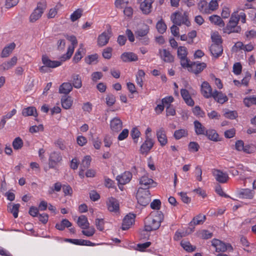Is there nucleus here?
<instances>
[{
    "mask_svg": "<svg viewBox=\"0 0 256 256\" xmlns=\"http://www.w3.org/2000/svg\"><path fill=\"white\" fill-rule=\"evenodd\" d=\"M194 126L195 128V132L196 134L200 135L206 134V128L198 120H195L194 122Z\"/></svg>",
    "mask_w": 256,
    "mask_h": 256,
    "instance_id": "obj_34",
    "label": "nucleus"
},
{
    "mask_svg": "<svg viewBox=\"0 0 256 256\" xmlns=\"http://www.w3.org/2000/svg\"><path fill=\"white\" fill-rule=\"evenodd\" d=\"M88 230H82V234L88 237L92 236L95 233L96 230L94 227H90L88 228Z\"/></svg>",
    "mask_w": 256,
    "mask_h": 256,
    "instance_id": "obj_63",
    "label": "nucleus"
},
{
    "mask_svg": "<svg viewBox=\"0 0 256 256\" xmlns=\"http://www.w3.org/2000/svg\"><path fill=\"white\" fill-rule=\"evenodd\" d=\"M112 34L111 28L109 26L106 31L104 32L98 36V45L100 47L106 46Z\"/></svg>",
    "mask_w": 256,
    "mask_h": 256,
    "instance_id": "obj_8",
    "label": "nucleus"
},
{
    "mask_svg": "<svg viewBox=\"0 0 256 256\" xmlns=\"http://www.w3.org/2000/svg\"><path fill=\"white\" fill-rule=\"evenodd\" d=\"M242 66L240 62H236L233 66V72L236 75L240 74L242 72Z\"/></svg>",
    "mask_w": 256,
    "mask_h": 256,
    "instance_id": "obj_61",
    "label": "nucleus"
},
{
    "mask_svg": "<svg viewBox=\"0 0 256 256\" xmlns=\"http://www.w3.org/2000/svg\"><path fill=\"white\" fill-rule=\"evenodd\" d=\"M110 127L113 132H118L120 131L122 127V122L118 117H115L111 120Z\"/></svg>",
    "mask_w": 256,
    "mask_h": 256,
    "instance_id": "obj_17",
    "label": "nucleus"
},
{
    "mask_svg": "<svg viewBox=\"0 0 256 256\" xmlns=\"http://www.w3.org/2000/svg\"><path fill=\"white\" fill-rule=\"evenodd\" d=\"M72 224L67 219H63L60 222L57 223L55 228L59 230H64L66 228H70Z\"/></svg>",
    "mask_w": 256,
    "mask_h": 256,
    "instance_id": "obj_33",
    "label": "nucleus"
},
{
    "mask_svg": "<svg viewBox=\"0 0 256 256\" xmlns=\"http://www.w3.org/2000/svg\"><path fill=\"white\" fill-rule=\"evenodd\" d=\"M206 218V216H202L200 214L194 217L192 220L190 222L189 225L190 226V232H192L194 228V226L202 224Z\"/></svg>",
    "mask_w": 256,
    "mask_h": 256,
    "instance_id": "obj_23",
    "label": "nucleus"
},
{
    "mask_svg": "<svg viewBox=\"0 0 256 256\" xmlns=\"http://www.w3.org/2000/svg\"><path fill=\"white\" fill-rule=\"evenodd\" d=\"M120 58L124 62H135L138 60L137 55L132 52H124L121 55Z\"/></svg>",
    "mask_w": 256,
    "mask_h": 256,
    "instance_id": "obj_22",
    "label": "nucleus"
},
{
    "mask_svg": "<svg viewBox=\"0 0 256 256\" xmlns=\"http://www.w3.org/2000/svg\"><path fill=\"white\" fill-rule=\"evenodd\" d=\"M153 146L154 142L152 139L150 138L148 136H146V140L140 148V152L142 154H146L149 152Z\"/></svg>",
    "mask_w": 256,
    "mask_h": 256,
    "instance_id": "obj_10",
    "label": "nucleus"
},
{
    "mask_svg": "<svg viewBox=\"0 0 256 256\" xmlns=\"http://www.w3.org/2000/svg\"><path fill=\"white\" fill-rule=\"evenodd\" d=\"M72 86L70 82H64L59 87V92L67 96L72 90Z\"/></svg>",
    "mask_w": 256,
    "mask_h": 256,
    "instance_id": "obj_27",
    "label": "nucleus"
},
{
    "mask_svg": "<svg viewBox=\"0 0 256 256\" xmlns=\"http://www.w3.org/2000/svg\"><path fill=\"white\" fill-rule=\"evenodd\" d=\"M23 141L20 137L16 138L12 142V146L16 150L20 149L23 146Z\"/></svg>",
    "mask_w": 256,
    "mask_h": 256,
    "instance_id": "obj_48",
    "label": "nucleus"
},
{
    "mask_svg": "<svg viewBox=\"0 0 256 256\" xmlns=\"http://www.w3.org/2000/svg\"><path fill=\"white\" fill-rule=\"evenodd\" d=\"M161 202L160 200L156 199L150 203V208L153 210H158L160 208Z\"/></svg>",
    "mask_w": 256,
    "mask_h": 256,
    "instance_id": "obj_60",
    "label": "nucleus"
},
{
    "mask_svg": "<svg viewBox=\"0 0 256 256\" xmlns=\"http://www.w3.org/2000/svg\"><path fill=\"white\" fill-rule=\"evenodd\" d=\"M66 38L68 40L72 42V46H69L68 48V51L66 54H64L61 57L62 61H65L66 60L70 59L72 56L74 49V46L78 44V40L76 37L74 36H66Z\"/></svg>",
    "mask_w": 256,
    "mask_h": 256,
    "instance_id": "obj_5",
    "label": "nucleus"
},
{
    "mask_svg": "<svg viewBox=\"0 0 256 256\" xmlns=\"http://www.w3.org/2000/svg\"><path fill=\"white\" fill-rule=\"evenodd\" d=\"M188 54L187 48L185 46H180L178 48L177 55L178 58H186Z\"/></svg>",
    "mask_w": 256,
    "mask_h": 256,
    "instance_id": "obj_45",
    "label": "nucleus"
},
{
    "mask_svg": "<svg viewBox=\"0 0 256 256\" xmlns=\"http://www.w3.org/2000/svg\"><path fill=\"white\" fill-rule=\"evenodd\" d=\"M73 100L72 97L68 96H63L61 98L62 107L66 110L69 109L72 106Z\"/></svg>",
    "mask_w": 256,
    "mask_h": 256,
    "instance_id": "obj_30",
    "label": "nucleus"
},
{
    "mask_svg": "<svg viewBox=\"0 0 256 256\" xmlns=\"http://www.w3.org/2000/svg\"><path fill=\"white\" fill-rule=\"evenodd\" d=\"M138 202L141 206H146L150 202V192L144 188H138L136 194Z\"/></svg>",
    "mask_w": 256,
    "mask_h": 256,
    "instance_id": "obj_3",
    "label": "nucleus"
},
{
    "mask_svg": "<svg viewBox=\"0 0 256 256\" xmlns=\"http://www.w3.org/2000/svg\"><path fill=\"white\" fill-rule=\"evenodd\" d=\"M91 160L92 158L90 156H86L82 162L80 168H82L85 170L88 168L90 164Z\"/></svg>",
    "mask_w": 256,
    "mask_h": 256,
    "instance_id": "obj_49",
    "label": "nucleus"
},
{
    "mask_svg": "<svg viewBox=\"0 0 256 256\" xmlns=\"http://www.w3.org/2000/svg\"><path fill=\"white\" fill-rule=\"evenodd\" d=\"M215 190H216V192L218 195H220L221 196H222V197H224V198H230V196H228V194H226L223 192V190H222L221 186L220 184H218L216 186V188H215Z\"/></svg>",
    "mask_w": 256,
    "mask_h": 256,
    "instance_id": "obj_62",
    "label": "nucleus"
},
{
    "mask_svg": "<svg viewBox=\"0 0 256 256\" xmlns=\"http://www.w3.org/2000/svg\"><path fill=\"white\" fill-rule=\"evenodd\" d=\"M77 224L78 226L82 229L88 228H89L90 226L87 218L84 215H82L78 217Z\"/></svg>",
    "mask_w": 256,
    "mask_h": 256,
    "instance_id": "obj_32",
    "label": "nucleus"
},
{
    "mask_svg": "<svg viewBox=\"0 0 256 256\" xmlns=\"http://www.w3.org/2000/svg\"><path fill=\"white\" fill-rule=\"evenodd\" d=\"M82 10L80 8H78L75 10L70 16V20L72 22H74L80 18L82 16Z\"/></svg>",
    "mask_w": 256,
    "mask_h": 256,
    "instance_id": "obj_50",
    "label": "nucleus"
},
{
    "mask_svg": "<svg viewBox=\"0 0 256 256\" xmlns=\"http://www.w3.org/2000/svg\"><path fill=\"white\" fill-rule=\"evenodd\" d=\"M46 4L45 1H42L38 3L36 8L34 10L30 17V22H34L39 19L46 8Z\"/></svg>",
    "mask_w": 256,
    "mask_h": 256,
    "instance_id": "obj_4",
    "label": "nucleus"
},
{
    "mask_svg": "<svg viewBox=\"0 0 256 256\" xmlns=\"http://www.w3.org/2000/svg\"><path fill=\"white\" fill-rule=\"evenodd\" d=\"M209 20L211 22L214 23V24L218 25L220 27H224V22L218 16L214 14L212 15L209 17Z\"/></svg>",
    "mask_w": 256,
    "mask_h": 256,
    "instance_id": "obj_37",
    "label": "nucleus"
},
{
    "mask_svg": "<svg viewBox=\"0 0 256 256\" xmlns=\"http://www.w3.org/2000/svg\"><path fill=\"white\" fill-rule=\"evenodd\" d=\"M188 135V132L185 129H180L176 130L174 134V136L176 140H180L182 137L187 136Z\"/></svg>",
    "mask_w": 256,
    "mask_h": 256,
    "instance_id": "obj_39",
    "label": "nucleus"
},
{
    "mask_svg": "<svg viewBox=\"0 0 256 256\" xmlns=\"http://www.w3.org/2000/svg\"><path fill=\"white\" fill-rule=\"evenodd\" d=\"M84 50V48H83V44H81L80 45V48L78 50L74 56L73 58V61L75 63H78L82 58V52Z\"/></svg>",
    "mask_w": 256,
    "mask_h": 256,
    "instance_id": "obj_41",
    "label": "nucleus"
},
{
    "mask_svg": "<svg viewBox=\"0 0 256 256\" xmlns=\"http://www.w3.org/2000/svg\"><path fill=\"white\" fill-rule=\"evenodd\" d=\"M8 207L10 208V212L12 214L14 218H18L20 204H10Z\"/></svg>",
    "mask_w": 256,
    "mask_h": 256,
    "instance_id": "obj_43",
    "label": "nucleus"
},
{
    "mask_svg": "<svg viewBox=\"0 0 256 256\" xmlns=\"http://www.w3.org/2000/svg\"><path fill=\"white\" fill-rule=\"evenodd\" d=\"M212 246L216 248V252H224L227 250H233L232 246L230 244H226L218 239L214 238L212 240Z\"/></svg>",
    "mask_w": 256,
    "mask_h": 256,
    "instance_id": "obj_6",
    "label": "nucleus"
},
{
    "mask_svg": "<svg viewBox=\"0 0 256 256\" xmlns=\"http://www.w3.org/2000/svg\"><path fill=\"white\" fill-rule=\"evenodd\" d=\"M42 64L48 68H55L62 64L61 62L52 60L46 54L42 56Z\"/></svg>",
    "mask_w": 256,
    "mask_h": 256,
    "instance_id": "obj_13",
    "label": "nucleus"
},
{
    "mask_svg": "<svg viewBox=\"0 0 256 256\" xmlns=\"http://www.w3.org/2000/svg\"><path fill=\"white\" fill-rule=\"evenodd\" d=\"M62 190L64 196H72V189L68 184H64L62 186Z\"/></svg>",
    "mask_w": 256,
    "mask_h": 256,
    "instance_id": "obj_59",
    "label": "nucleus"
},
{
    "mask_svg": "<svg viewBox=\"0 0 256 256\" xmlns=\"http://www.w3.org/2000/svg\"><path fill=\"white\" fill-rule=\"evenodd\" d=\"M159 53L161 58L164 62H172L174 61V56L166 49L159 50Z\"/></svg>",
    "mask_w": 256,
    "mask_h": 256,
    "instance_id": "obj_19",
    "label": "nucleus"
},
{
    "mask_svg": "<svg viewBox=\"0 0 256 256\" xmlns=\"http://www.w3.org/2000/svg\"><path fill=\"white\" fill-rule=\"evenodd\" d=\"M180 244L184 249L188 252H194L196 249L195 246H192L189 242L184 240H182Z\"/></svg>",
    "mask_w": 256,
    "mask_h": 256,
    "instance_id": "obj_42",
    "label": "nucleus"
},
{
    "mask_svg": "<svg viewBox=\"0 0 256 256\" xmlns=\"http://www.w3.org/2000/svg\"><path fill=\"white\" fill-rule=\"evenodd\" d=\"M16 48V44L12 42L8 46H5L2 50L0 56L2 58H7L12 52V50Z\"/></svg>",
    "mask_w": 256,
    "mask_h": 256,
    "instance_id": "obj_31",
    "label": "nucleus"
},
{
    "mask_svg": "<svg viewBox=\"0 0 256 256\" xmlns=\"http://www.w3.org/2000/svg\"><path fill=\"white\" fill-rule=\"evenodd\" d=\"M22 114L24 116H32L36 118L38 116L36 109L34 106H29L26 108H24L22 111Z\"/></svg>",
    "mask_w": 256,
    "mask_h": 256,
    "instance_id": "obj_29",
    "label": "nucleus"
},
{
    "mask_svg": "<svg viewBox=\"0 0 256 256\" xmlns=\"http://www.w3.org/2000/svg\"><path fill=\"white\" fill-rule=\"evenodd\" d=\"M205 136L214 142H218V134L214 130H206Z\"/></svg>",
    "mask_w": 256,
    "mask_h": 256,
    "instance_id": "obj_36",
    "label": "nucleus"
},
{
    "mask_svg": "<svg viewBox=\"0 0 256 256\" xmlns=\"http://www.w3.org/2000/svg\"><path fill=\"white\" fill-rule=\"evenodd\" d=\"M140 184L144 186V188H144V190H148V189L150 188V185L154 184V186H155L156 182H155L152 179L148 178V176H142L140 180Z\"/></svg>",
    "mask_w": 256,
    "mask_h": 256,
    "instance_id": "obj_20",
    "label": "nucleus"
},
{
    "mask_svg": "<svg viewBox=\"0 0 256 256\" xmlns=\"http://www.w3.org/2000/svg\"><path fill=\"white\" fill-rule=\"evenodd\" d=\"M244 103L247 107H250L252 104H256V96H252L244 98Z\"/></svg>",
    "mask_w": 256,
    "mask_h": 256,
    "instance_id": "obj_47",
    "label": "nucleus"
},
{
    "mask_svg": "<svg viewBox=\"0 0 256 256\" xmlns=\"http://www.w3.org/2000/svg\"><path fill=\"white\" fill-rule=\"evenodd\" d=\"M212 174L216 181L220 183L226 182L229 178L227 174L219 170H214Z\"/></svg>",
    "mask_w": 256,
    "mask_h": 256,
    "instance_id": "obj_15",
    "label": "nucleus"
},
{
    "mask_svg": "<svg viewBox=\"0 0 256 256\" xmlns=\"http://www.w3.org/2000/svg\"><path fill=\"white\" fill-rule=\"evenodd\" d=\"M154 0H144L140 4V8L143 14H148L151 12L152 4Z\"/></svg>",
    "mask_w": 256,
    "mask_h": 256,
    "instance_id": "obj_24",
    "label": "nucleus"
},
{
    "mask_svg": "<svg viewBox=\"0 0 256 256\" xmlns=\"http://www.w3.org/2000/svg\"><path fill=\"white\" fill-rule=\"evenodd\" d=\"M212 97L218 102L221 104L228 100V98L225 94H222L221 92H219L217 90H214Z\"/></svg>",
    "mask_w": 256,
    "mask_h": 256,
    "instance_id": "obj_21",
    "label": "nucleus"
},
{
    "mask_svg": "<svg viewBox=\"0 0 256 256\" xmlns=\"http://www.w3.org/2000/svg\"><path fill=\"white\" fill-rule=\"evenodd\" d=\"M98 58V54H94L88 55L86 56L84 58V60L86 64H91L93 62L95 61L97 62Z\"/></svg>",
    "mask_w": 256,
    "mask_h": 256,
    "instance_id": "obj_52",
    "label": "nucleus"
},
{
    "mask_svg": "<svg viewBox=\"0 0 256 256\" xmlns=\"http://www.w3.org/2000/svg\"><path fill=\"white\" fill-rule=\"evenodd\" d=\"M72 78V87L80 88L82 86V81L80 76L78 74H74Z\"/></svg>",
    "mask_w": 256,
    "mask_h": 256,
    "instance_id": "obj_38",
    "label": "nucleus"
},
{
    "mask_svg": "<svg viewBox=\"0 0 256 256\" xmlns=\"http://www.w3.org/2000/svg\"><path fill=\"white\" fill-rule=\"evenodd\" d=\"M170 18L174 24L178 26H180L182 24H184L187 26L190 25L188 14L186 12H184L183 14L180 12H176L172 14Z\"/></svg>",
    "mask_w": 256,
    "mask_h": 256,
    "instance_id": "obj_2",
    "label": "nucleus"
},
{
    "mask_svg": "<svg viewBox=\"0 0 256 256\" xmlns=\"http://www.w3.org/2000/svg\"><path fill=\"white\" fill-rule=\"evenodd\" d=\"M240 198H243L252 199L254 197V192L250 189H243L239 193Z\"/></svg>",
    "mask_w": 256,
    "mask_h": 256,
    "instance_id": "obj_35",
    "label": "nucleus"
},
{
    "mask_svg": "<svg viewBox=\"0 0 256 256\" xmlns=\"http://www.w3.org/2000/svg\"><path fill=\"white\" fill-rule=\"evenodd\" d=\"M73 244L80 246H95L96 244L88 240L82 239H74Z\"/></svg>",
    "mask_w": 256,
    "mask_h": 256,
    "instance_id": "obj_40",
    "label": "nucleus"
},
{
    "mask_svg": "<svg viewBox=\"0 0 256 256\" xmlns=\"http://www.w3.org/2000/svg\"><path fill=\"white\" fill-rule=\"evenodd\" d=\"M106 104L108 106H112L114 104L116 101L115 96L112 94H109L106 95Z\"/></svg>",
    "mask_w": 256,
    "mask_h": 256,
    "instance_id": "obj_53",
    "label": "nucleus"
},
{
    "mask_svg": "<svg viewBox=\"0 0 256 256\" xmlns=\"http://www.w3.org/2000/svg\"><path fill=\"white\" fill-rule=\"evenodd\" d=\"M149 26L147 24H144L142 28H139L135 32L136 36L137 38L140 37H144L146 36L149 32Z\"/></svg>",
    "mask_w": 256,
    "mask_h": 256,
    "instance_id": "obj_28",
    "label": "nucleus"
},
{
    "mask_svg": "<svg viewBox=\"0 0 256 256\" xmlns=\"http://www.w3.org/2000/svg\"><path fill=\"white\" fill-rule=\"evenodd\" d=\"M132 178V174L129 172H124L122 176H118L116 180L120 184H125L130 180Z\"/></svg>",
    "mask_w": 256,
    "mask_h": 256,
    "instance_id": "obj_25",
    "label": "nucleus"
},
{
    "mask_svg": "<svg viewBox=\"0 0 256 256\" xmlns=\"http://www.w3.org/2000/svg\"><path fill=\"white\" fill-rule=\"evenodd\" d=\"M224 116L228 118L234 120L238 116V114L236 111H228L224 112Z\"/></svg>",
    "mask_w": 256,
    "mask_h": 256,
    "instance_id": "obj_64",
    "label": "nucleus"
},
{
    "mask_svg": "<svg viewBox=\"0 0 256 256\" xmlns=\"http://www.w3.org/2000/svg\"><path fill=\"white\" fill-rule=\"evenodd\" d=\"M210 50L214 57L218 58L222 54V44H212L210 48Z\"/></svg>",
    "mask_w": 256,
    "mask_h": 256,
    "instance_id": "obj_18",
    "label": "nucleus"
},
{
    "mask_svg": "<svg viewBox=\"0 0 256 256\" xmlns=\"http://www.w3.org/2000/svg\"><path fill=\"white\" fill-rule=\"evenodd\" d=\"M198 8L202 13L208 14L209 12V9L207 8V2L206 0H201L198 4Z\"/></svg>",
    "mask_w": 256,
    "mask_h": 256,
    "instance_id": "obj_44",
    "label": "nucleus"
},
{
    "mask_svg": "<svg viewBox=\"0 0 256 256\" xmlns=\"http://www.w3.org/2000/svg\"><path fill=\"white\" fill-rule=\"evenodd\" d=\"M156 28L159 33L162 34L166 31L167 27L164 22L161 20L157 22Z\"/></svg>",
    "mask_w": 256,
    "mask_h": 256,
    "instance_id": "obj_46",
    "label": "nucleus"
},
{
    "mask_svg": "<svg viewBox=\"0 0 256 256\" xmlns=\"http://www.w3.org/2000/svg\"><path fill=\"white\" fill-rule=\"evenodd\" d=\"M140 132L137 128H134L130 132V136L134 143H137V138L140 137Z\"/></svg>",
    "mask_w": 256,
    "mask_h": 256,
    "instance_id": "obj_51",
    "label": "nucleus"
},
{
    "mask_svg": "<svg viewBox=\"0 0 256 256\" xmlns=\"http://www.w3.org/2000/svg\"><path fill=\"white\" fill-rule=\"evenodd\" d=\"M238 22V19L237 16H234L233 15L232 16L228 23L227 24L228 28H233L235 26H237Z\"/></svg>",
    "mask_w": 256,
    "mask_h": 256,
    "instance_id": "obj_57",
    "label": "nucleus"
},
{
    "mask_svg": "<svg viewBox=\"0 0 256 256\" xmlns=\"http://www.w3.org/2000/svg\"><path fill=\"white\" fill-rule=\"evenodd\" d=\"M188 150L192 152H196L200 148V146L195 142H191L188 145Z\"/></svg>",
    "mask_w": 256,
    "mask_h": 256,
    "instance_id": "obj_56",
    "label": "nucleus"
},
{
    "mask_svg": "<svg viewBox=\"0 0 256 256\" xmlns=\"http://www.w3.org/2000/svg\"><path fill=\"white\" fill-rule=\"evenodd\" d=\"M108 210L110 212H116L120 210L118 201L113 197L110 198L106 202Z\"/></svg>",
    "mask_w": 256,
    "mask_h": 256,
    "instance_id": "obj_12",
    "label": "nucleus"
},
{
    "mask_svg": "<svg viewBox=\"0 0 256 256\" xmlns=\"http://www.w3.org/2000/svg\"><path fill=\"white\" fill-rule=\"evenodd\" d=\"M201 92L202 96L206 98L212 97L213 92L212 88L207 82H204L201 85Z\"/></svg>",
    "mask_w": 256,
    "mask_h": 256,
    "instance_id": "obj_14",
    "label": "nucleus"
},
{
    "mask_svg": "<svg viewBox=\"0 0 256 256\" xmlns=\"http://www.w3.org/2000/svg\"><path fill=\"white\" fill-rule=\"evenodd\" d=\"M16 56H13L10 60L0 65V72H3L12 68L17 62Z\"/></svg>",
    "mask_w": 256,
    "mask_h": 256,
    "instance_id": "obj_16",
    "label": "nucleus"
},
{
    "mask_svg": "<svg viewBox=\"0 0 256 256\" xmlns=\"http://www.w3.org/2000/svg\"><path fill=\"white\" fill-rule=\"evenodd\" d=\"M156 136L158 141L162 146H165L168 142L166 132L163 128H160L156 132Z\"/></svg>",
    "mask_w": 256,
    "mask_h": 256,
    "instance_id": "obj_26",
    "label": "nucleus"
},
{
    "mask_svg": "<svg viewBox=\"0 0 256 256\" xmlns=\"http://www.w3.org/2000/svg\"><path fill=\"white\" fill-rule=\"evenodd\" d=\"M61 154L58 152H53L50 154L48 158V168H56V166L62 160Z\"/></svg>",
    "mask_w": 256,
    "mask_h": 256,
    "instance_id": "obj_7",
    "label": "nucleus"
},
{
    "mask_svg": "<svg viewBox=\"0 0 256 256\" xmlns=\"http://www.w3.org/2000/svg\"><path fill=\"white\" fill-rule=\"evenodd\" d=\"M136 214L130 213L123 219L122 229L124 230H128L134 222Z\"/></svg>",
    "mask_w": 256,
    "mask_h": 256,
    "instance_id": "obj_9",
    "label": "nucleus"
},
{
    "mask_svg": "<svg viewBox=\"0 0 256 256\" xmlns=\"http://www.w3.org/2000/svg\"><path fill=\"white\" fill-rule=\"evenodd\" d=\"M206 66V64L204 62H191L188 70L195 74H198L201 72Z\"/></svg>",
    "mask_w": 256,
    "mask_h": 256,
    "instance_id": "obj_11",
    "label": "nucleus"
},
{
    "mask_svg": "<svg viewBox=\"0 0 256 256\" xmlns=\"http://www.w3.org/2000/svg\"><path fill=\"white\" fill-rule=\"evenodd\" d=\"M156 214L154 216L150 214L146 218L144 226L146 230H155L160 226V223L164 219V215L161 212H157Z\"/></svg>",
    "mask_w": 256,
    "mask_h": 256,
    "instance_id": "obj_1",
    "label": "nucleus"
},
{
    "mask_svg": "<svg viewBox=\"0 0 256 256\" xmlns=\"http://www.w3.org/2000/svg\"><path fill=\"white\" fill-rule=\"evenodd\" d=\"M180 65L183 68H188V69L190 68V61L187 56L186 58H180Z\"/></svg>",
    "mask_w": 256,
    "mask_h": 256,
    "instance_id": "obj_58",
    "label": "nucleus"
},
{
    "mask_svg": "<svg viewBox=\"0 0 256 256\" xmlns=\"http://www.w3.org/2000/svg\"><path fill=\"white\" fill-rule=\"evenodd\" d=\"M241 30V28L240 26H235L233 28H228V26L224 28V32L230 34L232 32L238 33Z\"/></svg>",
    "mask_w": 256,
    "mask_h": 256,
    "instance_id": "obj_55",
    "label": "nucleus"
},
{
    "mask_svg": "<svg viewBox=\"0 0 256 256\" xmlns=\"http://www.w3.org/2000/svg\"><path fill=\"white\" fill-rule=\"evenodd\" d=\"M112 48L110 47H108L104 48L102 52V56L106 59H110L112 56Z\"/></svg>",
    "mask_w": 256,
    "mask_h": 256,
    "instance_id": "obj_54",
    "label": "nucleus"
}]
</instances>
